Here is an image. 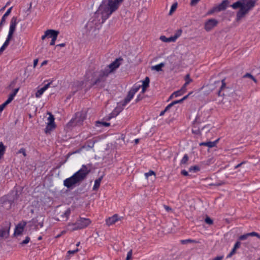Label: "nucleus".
I'll return each instance as SVG.
<instances>
[{
	"label": "nucleus",
	"instance_id": "1",
	"mask_svg": "<svg viewBox=\"0 0 260 260\" xmlns=\"http://www.w3.org/2000/svg\"><path fill=\"white\" fill-rule=\"evenodd\" d=\"M122 60V58L119 57L100 70L87 71L85 78L86 81L90 83L89 88L94 87L100 90L105 88L109 75L119 67L120 61Z\"/></svg>",
	"mask_w": 260,
	"mask_h": 260
},
{
	"label": "nucleus",
	"instance_id": "2",
	"mask_svg": "<svg viewBox=\"0 0 260 260\" xmlns=\"http://www.w3.org/2000/svg\"><path fill=\"white\" fill-rule=\"evenodd\" d=\"M123 0H103L95 14L97 16L99 14L101 15L102 23H103L118 9L119 4Z\"/></svg>",
	"mask_w": 260,
	"mask_h": 260
},
{
	"label": "nucleus",
	"instance_id": "3",
	"mask_svg": "<svg viewBox=\"0 0 260 260\" xmlns=\"http://www.w3.org/2000/svg\"><path fill=\"white\" fill-rule=\"evenodd\" d=\"M256 0H238L231 7L235 10L239 8L236 13V21L239 22L244 18L255 7Z\"/></svg>",
	"mask_w": 260,
	"mask_h": 260
},
{
	"label": "nucleus",
	"instance_id": "4",
	"mask_svg": "<svg viewBox=\"0 0 260 260\" xmlns=\"http://www.w3.org/2000/svg\"><path fill=\"white\" fill-rule=\"evenodd\" d=\"M90 165H82V168L73 175L79 183L83 181L90 172Z\"/></svg>",
	"mask_w": 260,
	"mask_h": 260
},
{
	"label": "nucleus",
	"instance_id": "5",
	"mask_svg": "<svg viewBox=\"0 0 260 260\" xmlns=\"http://www.w3.org/2000/svg\"><path fill=\"white\" fill-rule=\"evenodd\" d=\"M86 114L84 112H78L76 113L74 118H73L69 122L70 126L81 125L86 119Z\"/></svg>",
	"mask_w": 260,
	"mask_h": 260
},
{
	"label": "nucleus",
	"instance_id": "6",
	"mask_svg": "<svg viewBox=\"0 0 260 260\" xmlns=\"http://www.w3.org/2000/svg\"><path fill=\"white\" fill-rule=\"evenodd\" d=\"M91 223V220L89 218L80 217L79 219L76 221V225L77 228L75 229H82L86 228Z\"/></svg>",
	"mask_w": 260,
	"mask_h": 260
},
{
	"label": "nucleus",
	"instance_id": "7",
	"mask_svg": "<svg viewBox=\"0 0 260 260\" xmlns=\"http://www.w3.org/2000/svg\"><path fill=\"white\" fill-rule=\"evenodd\" d=\"M79 183L73 175L63 181V185L69 189H73Z\"/></svg>",
	"mask_w": 260,
	"mask_h": 260
},
{
	"label": "nucleus",
	"instance_id": "8",
	"mask_svg": "<svg viewBox=\"0 0 260 260\" xmlns=\"http://www.w3.org/2000/svg\"><path fill=\"white\" fill-rule=\"evenodd\" d=\"M11 226V223L6 221L4 226L0 229V237L1 238H8L9 236V231Z\"/></svg>",
	"mask_w": 260,
	"mask_h": 260
},
{
	"label": "nucleus",
	"instance_id": "9",
	"mask_svg": "<svg viewBox=\"0 0 260 260\" xmlns=\"http://www.w3.org/2000/svg\"><path fill=\"white\" fill-rule=\"evenodd\" d=\"M218 23L215 19H209L205 23L204 28L207 31H209L215 27Z\"/></svg>",
	"mask_w": 260,
	"mask_h": 260
},
{
	"label": "nucleus",
	"instance_id": "10",
	"mask_svg": "<svg viewBox=\"0 0 260 260\" xmlns=\"http://www.w3.org/2000/svg\"><path fill=\"white\" fill-rule=\"evenodd\" d=\"M30 222L31 223V225L34 226L36 229H39L43 226V219L42 216L32 218Z\"/></svg>",
	"mask_w": 260,
	"mask_h": 260
},
{
	"label": "nucleus",
	"instance_id": "11",
	"mask_svg": "<svg viewBox=\"0 0 260 260\" xmlns=\"http://www.w3.org/2000/svg\"><path fill=\"white\" fill-rule=\"evenodd\" d=\"M26 224L25 221L19 223L16 226L14 234L15 235H19L22 234L24 228Z\"/></svg>",
	"mask_w": 260,
	"mask_h": 260
},
{
	"label": "nucleus",
	"instance_id": "12",
	"mask_svg": "<svg viewBox=\"0 0 260 260\" xmlns=\"http://www.w3.org/2000/svg\"><path fill=\"white\" fill-rule=\"evenodd\" d=\"M229 4L230 2L229 0H223L220 4L215 6L218 12L225 10Z\"/></svg>",
	"mask_w": 260,
	"mask_h": 260
},
{
	"label": "nucleus",
	"instance_id": "13",
	"mask_svg": "<svg viewBox=\"0 0 260 260\" xmlns=\"http://www.w3.org/2000/svg\"><path fill=\"white\" fill-rule=\"evenodd\" d=\"M221 85L219 87V89L217 90L216 94L218 96H224V93L223 92V90L226 88V83L225 82V79H223L221 81Z\"/></svg>",
	"mask_w": 260,
	"mask_h": 260
},
{
	"label": "nucleus",
	"instance_id": "14",
	"mask_svg": "<svg viewBox=\"0 0 260 260\" xmlns=\"http://www.w3.org/2000/svg\"><path fill=\"white\" fill-rule=\"evenodd\" d=\"M219 139H220L218 138L213 142L208 141V142H202V143H200V145L207 146L209 148H213L216 146L217 144L218 143V142L219 141Z\"/></svg>",
	"mask_w": 260,
	"mask_h": 260
},
{
	"label": "nucleus",
	"instance_id": "15",
	"mask_svg": "<svg viewBox=\"0 0 260 260\" xmlns=\"http://www.w3.org/2000/svg\"><path fill=\"white\" fill-rule=\"evenodd\" d=\"M118 219L119 218L117 214H114L112 217H109L108 219H106V224L108 225H112L114 224L116 221H117Z\"/></svg>",
	"mask_w": 260,
	"mask_h": 260
},
{
	"label": "nucleus",
	"instance_id": "16",
	"mask_svg": "<svg viewBox=\"0 0 260 260\" xmlns=\"http://www.w3.org/2000/svg\"><path fill=\"white\" fill-rule=\"evenodd\" d=\"M17 24V17H13L11 20L9 31L14 32Z\"/></svg>",
	"mask_w": 260,
	"mask_h": 260
},
{
	"label": "nucleus",
	"instance_id": "17",
	"mask_svg": "<svg viewBox=\"0 0 260 260\" xmlns=\"http://www.w3.org/2000/svg\"><path fill=\"white\" fill-rule=\"evenodd\" d=\"M134 95L135 94L133 93L131 90H129L128 92L126 97L124 100L122 105L125 106L128 103H129L131 101V100L133 98Z\"/></svg>",
	"mask_w": 260,
	"mask_h": 260
},
{
	"label": "nucleus",
	"instance_id": "18",
	"mask_svg": "<svg viewBox=\"0 0 260 260\" xmlns=\"http://www.w3.org/2000/svg\"><path fill=\"white\" fill-rule=\"evenodd\" d=\"M103 176H102L95 180L94 184L92 188V190L93 191H96L98 190V189L99 188V187L100 186V184H101L102 180L103 179Z\"/></svg>",
	"mask_w": 260,
	"mask_h": 260
},
{
	"label": "nucleus",
	"instance_id": "19",
	"mask_svg": "<svg viewBox=\"0 0 260 260\" xmlns=\"http://www.w3.org/2000/svg\"><path fill=\"white\" fill-rule=\"evenodd\" d=\"M56 125L55 123H47V126L45 128V132L46 134L50 133V132L54 129Z\"/></svg>",
	"mask_w": 260,
	"mask_h": 260
},
{
	"label": "nucleus",
	"instance_id": "20",
	"mask_svg": "<svg viewBox=\"0 0 260 260\" xmlns=\"http://www.w3.org/2000/svg\"><path fill=\"white\" fill-rule=\"evenodd\" d=\"M97 142V140L94 138L89 140L86 142V146L90 148H92L94 147V144Z\"/></svg>",
	"mask_w": 260,
	"mask_h": 260
},
{
	"label": "nucleus",
	"instance_id": "21",
	"mask_svg": "<svg viewBox=\"0 0 260 260\" xmlns=\"http://www.w3.org/2000/svg\"><path fill=\"white\" fill-rule=\"evenodd\" d=\"M47 32L48 34V38H51V39L56 35H58L59 33L58 31L53 29H48Z\"/></svg>",
	"mask_w": 260,
	"mask_h": 260
},
{
	"label": "nucleus",
	"instance_id": "22",
	"mask_svg": "<svg viewBox=\"0 0 260 260\" xmlns=\"http://www.w3.org/2000/svg\"><path fill=\"white\" fill-rule=\"evenodd\" d=\"M192 132L193 134L200 135L201 134V129L199 126L193 124Z\"/></svg>",
	"mask_w": 260,
	"mask_h": 260
},
{
	"label": "nucleus",
	"instance_id": "23",
	"mask_svg": "<svg viewBox=\"0 0 260 260\" xmlns=\"http://www.w3.org/2000/svg\"><path fill=\"white\" fill-rule=\"evenodd\" d=\"M77 225H76V222L75 223H69L67 225V229L68 231H70V232H73L76 230H78V229H74L77 228Z\"/></svg>",
	"mask_w": 260,
	"mask_h": 260
},
{
	"label": "nucleus",
	"instance_id": "24",
	"mask_svg": "<svg viewBox=\"0 0 260 260\" xmlns=\"http://www.w3.org/2000/svg\"><path fill=\"white\" fill-rule=\"evenodd\" d=\"M160 40L164 42H170L175 41V40L173 36L169 38H167L165 36H161L160 37Z\"/></svg>",
	"mask_w": 260,
	"mask_h": 260
},
{
	"label": "nucleus",
	"instance_id": "25",
	"mask_svg": "<svg viewBox=\"0 0 260 260\" xmlns=\"http://www.w3.org/2000/svg\"><path fill=\"white\" fill-rule=\"evenodd\" d=\"M110 125V123L107 122H103L101 121H96L95 122V126L98 127L100 126H105L108 127Z\"/></svg>",
	"mask_w": 260,
	"mask_h": 260
},
{
	"label": "nucleus",
	"instance_id": "26",
	"mask_svg": "<svg viewBox=\"0 0 260 260\" xmlns=\"http://www.w3.org/2000/svg\"><path fill=\"white\" fill-rule=\"evenodd\" d=\"M6 147L4 145L3 143L1 142H0V159L3 157L4 156L5 151H6Z\"/></svg>",
	"mask_w": 260,
	"mask_h": 260
},
{
	"label": "nucleus",
	"instance_id": "27",
	"mask_svg": "<svg viewBox=\"0 0 260 260\" xmlns=\"http://www.w3.org/2000/svg\"><path fill=\"white\" fill-rule=\"evenodd\" d=\"M165 66V63L161 62L158 64L153 66L152 67V70H155L157 72L161 71L162 70L161 68Z\"/></svg>",
	"mask_w": 260,
	"mask_h": 260
},
{
	"label": "nucleus",
	"instance_id": "28",
	"mask_svg": "<svg viewBox=\"0 0 260 260\" xmlns=\"http://www.w3.org/2000/svg\"><path fill=\"white\" fill-rule=\"evenodd\" d=\"M180 243L182 244H186L191 243H197V242L195 240H192V239H186V240H181L180 241Z\"/></svg>",
	"mask_w": 260,
	"mask_h": 260
},
{
	"label": "nucleus",
	"instance_id": "29",
	"mask_svg": "<svg viewBox=\"0 0 260 260\" xmlns=\"http://www.w3.org/2000/svg\"><path fill=\"white\" fill-rule=\"evenodd\" d=\"M12 9V7H11L7 11V12L5 13V14L3 16L2 18V19L1 20L3 21H4L5 22H6V18L10 15L11 12V10Z\"/></svg>",
	"mask_w": 260,
	"mask_h": 260
},
{
	"label": "nucleus",
	"instance_id": "30",
	"mask_svg": "<svg viewBox=\"0 0 260 260\" xmlns=\"http://www.w3.org/2000/svg\"><path fill=\"white\" fill-rule=\"evenodd\" d=\"M150 82V79L148 77H146L145 80L143 82V84L141 85L142 87H144V88H147L149 87Z\"/></svg>",
	"mask_w": 260,
	"mask_h": 260
},
{
	"label": "nucleus",
	"instance_id": "31",
	"mask_svg": "<svg viewBox=\"0 0 260 260\" xmlns=\"http://www.w3.org/2000/svg\"><path fill=\"white\" fill-rule=\"evenodd\" d=\"M189 157L187 154H185L180 161L181 165H186L188 161Z\"/></svg>",
	"mask_w": 260,
	"mask_h": 260
},
{
	"label": "nucleus",
	"instance_id": "32",
	"mask_svg": "<svg viewBox=\"0 0 260 260\" xmlns=\"http://www.w3.org/2000/svg\"><path fill=\"white\" fill-rule=\"evenodd\" d=\"M48 114L49 115V116L48 117V123H55L54 116L50 112H48Z\"/></svg>",
	"mask_w": 260,
	"mask_h": 260
},
{
	"label": "nucleus",
	"instance_id": "33",
	"mask_svg": "<svg viewBox=\"0 0 260 260\" xmlns=\"http://www.w3.org/2000/svg\"><path fill=\"white\" fill-rule=\"evenodd\" d=\"M200 170V168L198 166H191L189 168V172L193 171L194 172H197L199 171Z\"/></svg>",
	"mask_w": 260,
	"mask_h": 260
},
{
	"label": "nucleus",
	"instance_id": "34",
	"mask_svg": "<svg viewBox=\"0 0 260 260\" xmlns=\"http://www.w3.org/2000/svg\"><path fill=\"white\" fill-rule=\"evenodd\" d=\"M45 90L43 88H41L39 90H38L35 93V96L36 98H40L44 93Z\"/></svg>",
	"mask_w": 260,
	"mask_h": 260
},
{
	"label": "nucleus",
	"instance_id": "35",
	"mask_svg": "<svg viewBox=\"0 0 260 260\" xmlns=\"http://www.w3.org/2000/svg\"><path fill=\"white\" fill-rule=\"evenodd\" d=\"M203 120L201 119V118L197 116L194 120L193 124L195 125H197L199 126V124H200L202 122Z\"/></svg>",
	"mask_w": 260,
	"mask_h": 260
},
{
	"label": "nucleus",
	"instance_id": "36",
	"mask_svg": "<svg viewBox=\"0 0 260 260\" xmlns=\"http://www.w3.org/2000/svg\"><path fill=\"white\" fill-rule=\"evenodd\" d=\"M141 87V85H138V86H137V85H134L132 88L130 90L133 93H134V94H135L139 90V89L140 88V87Z\"/></svg>",
	"mask_w": 260,
	"mask_h": 260
},
{
	"label": "nucleus",
	"instance_id": "37",
	"mask_svg": "<svg viewBox=\"0 0 260 260\" xmlns=\"http://www.w3.org/2000/svg\"><path fill=\"white\" fill-rule=\"evenodd\" d=\"M243 78H249L251 79L255 83L257 82L256 79L250 73H246L243 76Z\"/></svg>",
	"mask_w": 260,
	"mask_h": 260
},
{
	"label": "nucleus",
	"instance_id": "38",
	"mask_svg": "<svg viewBox=\"0 0 260 260\" xmlns=\"http://www.w3.org/2000/svg\"><path fill=\"white\" fill-rule=\"evenodd\" d=\"M177 3H174L171 6V9L169 12V15H171L177 9Z\"/></svg>",
	"mask_w": 260,
	"mask_h": 260
},
{
	"label": "nucleus",
	"instance_id": "39",
	"mask_svg": "<svg viewBox=\"0 0 260 260\" xmlns=\"http://www.w3.org/2000/svg\"><path fill=\"white\" fill-rule=\"evenodd\" d=\"M9 42L5 41L3 46L0 48V54L5 50L6 47L9 45Z\"/></svg>",
	"mask_w": 260,
	"mask_h": 260
},
{
	"label": "nucleus",
	"instance_id": "40",
	"mask_svg": "<svg viewBox=\"0 0 260 260\" xmlns=\"http://www.w3.org/2000/svg\"><path fill=\"white\" fill-rule=\"evenodd\" d=\"M182 32V31L181 29H178L176 31L175 34L173 36L175 41L178 37H179L181 35Z\"/></svg>",
	"mask_w": 260,
	"mask_h": 260
},
{
	"label": "nucleus",
	"instance_id": "41",
	"mask_svg": "<svg viewBox=\"0 0 260 260\" xmlns=\"http://www.w3.org/2000/svg\"><path fill=\"white\" fill-rule=\"evenodd\" d=\"M215 12H218L216 7H213L211 9L209 10L208 12L207 13V15H210L213 14Z\"/></svg>",
	"mask_w": 260,
	"mask_h": 260
},
{
	"label": "nucleus",
	"instance_id": "42",
	"mask_svg": "<svg viewBox=\"0 0 260 260\" xmlns=\"http://www.w3.org/2000/svg\"><path fill=\"white\" fill-rule=\"evenodd\" d=\"M17 78H15L10 83V84L9 85V88L10 89H12L15 86V85L17 83Z\"/></svg>",
	"mask_w": 260,
	"mask_h": 260
},
{
	"label": "nucleus",
	"instance_id": "43",
	"mask_svg": "<svg viewBox=\"0 0 260 260\" xmlns=\"http://www.w3.org/2000/svg\"><path fill=\"white\" fill-rule=\"evenodd\" d=\"M30 241V238L27 236L25 240H23L21 242H20V244L22 246H23L26 244H27Z\"/></svg>",
	"mask_w": 260,
	"mask_h": 260
},
{
	"label": "nucleus",
	"instance_id": "44",
	"mask_svg": "<svg viewBox=\"0 0 260 260\" xmlns=\"http://www.w3.org/2000/svg\"><path fill=\"white\" fill-rule=\"evenodd\" d=\"M71 214V210L70 208H68L62 215V216H64L66 218H68Z\"/></svg>",
	"mask_w": 260,
	"mask_h": 260
},
{
	"label": "nucleus",
	"instance_id": "45",
	"mask_svg": "<svg viewBox=\"0 0 260 260\" xmlns=\"http://www.w3.org/2000/svg\"><path fill=\"white\" fill-rule=\"evenodd\" d=\"M183 94V92L180 89L173 93V95H174V97L175 98L180 96Z\"/></svg>",
	"mask_w": 260,
	"mask_h": 260
},
{
	"label": "nucleus",
	"instance_id": "46",
	"mask_svg": "<svg viewBox=\"0 0 260 260\" xmlns=\"http://www.w3.org/2000/svg\"><path fill=\"white\" fill-rule=\"evenodd\" d=\"M151 175L155 176V173L152 170H150L148 172L146 173L145 174V176L147 178H148L149 176H150Z\"/></svg>",
	"mask_w": 260,
	"mask_h": 260
},
{
	"label": "nucleus",
	"instance_id": "47",
	"mask_svg": "<svg viewBox=\"0 0 260 260\" xmlns=\"http://www.w3.org/2000/svg\"><path fill=\"white\" fill-rule=\"evenodd\" d=\"M205 221L207 224H212L213 223V220L208 216H207L206 217Z\"/></svg>",
	"mask_w": 260,
	"mask_h": 260
},
{
	"label": "nucleus",
	"instance_id": "48",
	"mask_svg": "<svg viewBox=\"0 0 260 260\" xmlns=\"http://www.w3.org/2000/svg\"><path fill=\"white\" fill-rule=\"evenodd\" d=\"M248 237H249V236H248V233H247L246 234H244L243 235L239 236L238 239L240 241L244 240H246V239H247Z\"/></svg>",
	"mask_w": 260,
	"mask_h": 260
},
{
	"label": "nucleus",
	"instance_id": "49",
	"mask_svg": "<svg viewBox=\"0 0 260 260\" xmlns=\"http://www.w3.org/2000/svg\"><path fill=\"white\" fill-rule=\"evenodd\" d=\"M184 79L185 80V82H188L189 83L192 82V79L190 78V75L189 74H187L185 75Z\"/></svg>",
	"mask_w": 260,
	"mask_h": 260
},
{
	"label": "nucleus",
	"instance_id": "50",
	"mask_svg": "<svg viewBox=\"0 0 260 260\" xmlns=\"http://www.w3.org/2000/svg\"><path fill=\"white\" fill-rule=\"evenodd\" d=\"M17 154H19V153H22L23 154V155L25 157L26 156V150L25 148H21L19 151L17 153Z\"/></svg>",
	"mask_w": 260,
	"mask_h": 260
},
{
	"label": "nucleus",
	"instance_id": "51",
	"mask_svg": "<svg viewBox=\"0 0 260 260\" xmlns=\"http://www.w3.org/2000/svg\"><path fill=\"white\" fill-rule=\"evenodd\" d=\"M9 104L8 103H7V102L6 101L5 102H4L3 104H2V105H0V113H1L3 110L4 109H5V108Z\"/></svg>",
	"mask_w": 260,
	"mask_h": 260
},
{
	"label": "nucleus",
	"instance_id": "52",
	"mask_svg": "<svg viewBox=\"0 0 260 260\" xmlns=\"http://www.w3.org/2000/svg\"><path fill=\"white\" fill-rule=\"evenodd\" d=\"M15 96H14L13 94L11 93L9 95L8 99L6 100L7 103H8V104H10L12 101V100L14 99V98Z\"/></svg>",
	"mask_w": 260,
	"mask_h": 260
},
{
	"label": "nucleus",
	"instance_id": "53",
	"mask_svg": "<svg viewBox=\"0 0 260 260\" xmlns=\"http://www.w3.org/2000/svg\"><path fill=\"white\" fill-rule=\"evenodd\" d=\"M15 96H14L13 94L11 93L9 95L8 99L6 100L7 103H8V104H10L12 101V100L14 99V98Z\"/></svg>",
	"mask_w": 260,
	"mask_h": 260
},
{
	"label": "nucleus",
	"instance_id": "54",
	"mask_svg": "<svg viewBox=\"0 0 260 260\" xmlns=\"http://www.w3.org/2000/svg\"><path fill=\"white\" fill-rule=\"evenodd\" d=\"M13 34V32L9 31L8 36L6 41L10 43V41L12 39Z\"/></svg>",
	"mask_w": 260,
	"mask_h": 260
},
{
	"label": "nucleus",
	"instance_id": "55",
	"mask_svg": "<svg viewBox=\"0 0 260 260\" xmlns=\"http://www.w3.org/2000/svg\"><path fill=\"white\" fill-rule=\"evenodd\" d=\"M241 245V242L239 241H238L236 242V243L234 245V246L233 247V249L235 250H237V249L239 248Z\"/></svg>",
	"mask_w": 260,
	"mask_h": 260
},
{
	"label": "nucleus",
	"instance_id": "56",
	"mask_svg": "<svg viewBox=\"0 0 260 260\" xmlns=\"http://www.w3.org/2000/svg\"><path fill=\"white\" fill-rule=\"evenodd\" d=\"M236 250L233 248L230 253L227 255L226 258L231 257L234 254L236 253Z\"/></svg>",
	"mask_w": 260,
	"mask_h": 260
},
{
	"label": "nucleus",
	"instance_id": "57",
	"mask_svg": "<svg viewBox=\"0 0 260 260\" xmlns=\"http://www.w3.org/2000/svg\"><path fill=\"white\" fill-rule=\"evenodd\" d=\"M132 251L130 250L127 254V256L125 260H129L132 258Z\"/></svg>",
	"mask_w": 260,
	"mask_h": 260
},
{
	"label": "nucleus",
	"instance_id": "58",
	"mask_svg": "<svg viewBox=\"0 0 260 260\" xmlns=\"http://www.w3.org/2000/svg\"><path fill=\"white\" fill-rule=\"evenodd\" d=\"M223 184H224V182L222 181H221L220 182H218V183H211V184H210V185L218 186L222 185Z\"/></svg>",
	"mask_w": 260,
	"mask_h": 260
},
{
	"label": "nucleus",
	"instance_id": "59",
	"mask_svg": "<svg viewBox=\"0 0 260 260\" xmlns=\"http://www.w3.org/2000/svg\"><path fill=\"white\" fill-rule=\"evenodd\" d=\"M200 0H191L190 5L192 6H195Z\"/></svg>",
	"mask_w": 260,
	"mask_h": 260
},
{
	"label": "nucleus",
	"instance_id": "60",
	"mask_svg": "<svg viewBox=\"0 0 260 260\" xmlns=\"http://www.w3.org/2000/svg\"><path fill=\"white\" fill-rule=\"evenodd\" d=\"M181 174L182 175L185 176H189L188 172L187 171H186L185 170H182L181 172Z\"/></svg>",
	"mask_w": 260,
	"mask_h": 260
},
{
	"label": "nucleus",
	"instance_id": "61",
	"mask_svg": "<svg viewBox=\"0 0 260 260\" xmlns=\"http://www.w3.org/2000/svg\"><path fill=\"white\" fill-rule=\"evenodd\" d=\"M248 234L249 237V236H256V237H257V236L258 235V234L257 233L255 232H251V233H248Z\"/></svg>",
	"mask_w": 260,
	"mask_h": 260
},
{
	"label": "nucleus",
	"instance_id": "62",
	"mask_svg": "<svg viewBox=\"0 0 260 260\" xmlns=\"http://www.w3.org/2000/svg\"><path fill=\"white\" fill-rule=\"evenodd\" d=\"M52 83V81H51L50 82L48 83V84H46L44 87L42 88L44 89V90L45 91L47 90L49 87L50 86V84Z\"/></svg>",
	"mask_w": 260,
	"mask_h": 260
},
{
	"label": "nucleus",
	"instance_id": "63",
	"mask_svg": "<svg viewBox=\"0 0 260 260\" xmlns=\"http://www.w3.org/2000/svg\"><path fill=\"white\" fill-rule=\"evenodd\" d=\"M174 105L172 103V102L171 103H170V104H169L166 108H165V110L166 111H168L172 106H173Z\"/></svg>",
	"mask_w": 260,
	"mask_h": 260
},
{
	"label": "nucleus",
	"instance_id": "64",
	"mask_svg": "<svg viewBox=\"0 0 260 260\" xmlns=\"http://www.w3.org/2000/svg\"><path fill=\"white\" fill-rule=\"evenodd\" d=\"M223 256H216L213 259V260H222Z\"/></svg>",
	"mask_w": 260,
	"mask_h": 260
}]
</instances>
